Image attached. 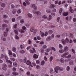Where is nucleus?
<instances>
[{
	"instance_id": "nucleus-1",
	"label": "nucleus",
	"mask_w": 76,
	"mask_h": 76,
	"mask_svg": "<svg viewBox=\"0 0 76 76\" xmlns=\"http://www.w3.org/2000/svg\"><path fill=\"white\" fill-rule=\"evenodd\" d=\"M69 54V52L64 53L61 56V57L63 58H70L71 57V55H69L67 56H66Z\"/></svg>"
},
{
	"instance_id": "nucleus-2",
	"label": "nucleus",
	"mask_w": 76,
	"mask_h": 76,
	"mask_svg": "<svg viewBox=\"0 0 76 76\" xmlns=\"http://www.w3.org/2000/svg\"><path fill=\"white\" fill-rule=\"evenodd\" d=\"M52 16L51 15H49V18H48L45 15H44L42 16L43 18L45 19H48V20H50L52 19Z\"/></svg>"
},
{
	"instance_id": "nucleus-3",
	"label": "nucleus",
	"mask_w": 76,
	"mask_h": 76,
	"mask_svg": "<svg viewBox=\"0 0 76 76\" xmlns=\"http://www.w3.org/2000/svg\"><path fill=\"white\" fill-rule=\"evenodd\" d=\"M6 62H7V63H9L10 64L9 65V67H12V62L6 59Z\"/></svg>"
},
{
	"instance_id": "nucleus-4",
	"label": "nucleus",
	"mask_w": 76,
	"mask_h": 76,
	"mask_svg": "<svg viewBox=\"0 0 76 76\" xmlns=\"http://www.w3.org/2000/svg\"><path fill=\"white\" fill-rule=\"evenodd\" d=\"M9 31V28H6V31H7V32H5L4 34V36L5 37H6L7 35V33H8V31Z\"/></svg>"
},
{
	"instance_id": "nucleus-5",
	"label": "nucleus",
	"mask_w": 76,
	"mask_h": 76,
	"mask_svg": "<svg viewBox=\"0 0 76 76\" xmlns=\"http://www.w3.org/2000/svg\"><path fill=\"white\" fill-rule=\"evenodd\" d=\"M60 70V67L57 66L55 68V70L56 73H57L58 72V70Z\"/></svg>"
},
{
	"instance_id": "nucleus-6",
	"label": "nucleus",
	"mask_w": 76,
	"mask_h": 76,
	"mask_svg": "<svg viewBox=\"0 0 76 76\" xmlns=\"http://www.w3.org/2000/svg\"><path fill=\"white\" fill-rule=\"evenodd\" d=\"M2 69L4 70H7V65L6 64H3Z\"/></svg>"
},
{
	"instance_id": "nucleus-7",
	"label": "nucleus",
	"mask_w": 76,
	"mask_h": 76,
	"mask_svg": "<svg viewBox=\"0 0 76 76\" xmlns=\"http://www.w3.org/2000/svg\"><path fill=\"white\" fill-rule=\"evenodd\" d=\"M31 7H33L34 10H36L37 9V7L35 6V4H32L31 6Z\"/></svg>"
},
{
	"instance_id": "nucleus-8",
	"label": "nucleus",
	"mask_w": 76,
	"mask_h": 76,
	"mask_svg": "<svg viewBox=\"0 0 76 76\" xmlns=\"http://www.w3.org/2000/svg\"><path fill=\"white\" fill-rule=\"evenodd\" d=\"M72 7H70V9H69V11L70 12H71V13H73V12H74V10H73V9L72 8Z\"/></svg>"
},
{
	"instance_id": "nucleus-9",
	"label": "nucleus",
	"mask_w": 76,
	"mask_h": 76,
	"mask_svg": "<svg viewBox=\"0 0 76 76\" xmlns=\"http://www.w3.org/2000/svg\"><path fill=\"white\" fill-rule=\"evenodd\" d=\"M51 39V36H49L46 39V41H50Z\"/></svg>"
},
{
	"instance_id": "nucleus-10",
	"label": "nucleus",
	"mask_w": 76,
	"mask_h": 76,
	"mask_svg": "<svg viewBox=\"0 0 76 76\" xmlns=\"http://www.w3.org/2000/svg\"><path fill=\"white\" fill-rule=\"evenodd\" d=\"M34 14H37V15L38 16H39V15H41V13H40V12L38 11V12H34Z\"/></svg>"
},
{
	"instance_id": "nucleus-11",
	"label": "nucleus",
	"mask_w": 76,
	"mask_h": 76,
	"mask_svg": "<svg viewBox=\"0 0 76 76\" xmlns=\"http://www.w3.org/2000/svg\"><path fill=\"white\" fill-rule=\"evenodd\" d=\"M27 64V65H29V66H30V65H31V62L29 60H28L27 61V62L26 63Z\"/></svg>"
},
{
	"instance_id": "nucleus-12",
	"label": "nucleus",
	"mask_w": 76,
	"mask_h": 76,
	"mask_svg": "<svg viewBox=\"0 0 76 76\" xmlns=\"http://www.w3.org/2000/svg\"><path fill=\"white\" fill-rule=\"evenodd\" d=\"M68 50H69V47L67 46L65 47L64 50L65 52H67L68 51Z\"/></svg>"
},
{
	"instance_id": "nucleus-13",
	"label": "nucleus",
	"mask_w": 76,
	"mask_h": 76,
	"mask_svg": "<svg viewBox=\"0 0 76 76\" xmlns=\"http://www.w3.org/2000/svg\"><path fill=\"white\" fill-rule=\"evenodd\" d=\"M33 57L34 58H38V56L37 55L35 54L33 56Z\"/></svg>"
},
{
	"instance_id": "nucleus-14",
	"label": "nucleus",
	"mask_w": 76,
	"mask_h": 76,
	"mask_svg": "<svg viewBox=\"0 0 76 76\" xmlns=\"http://www.w3.org/2000/svg\"><path fill=\"white\" fill-rule=\"evenodd\" d=\"M68 14L69 13L67 12H64L63 14V15L64 16H67V15H68Z\"/></svg>"
},
{
	"instance_id": "nucleus-15",
	"label": "nucleus",
	"mask_w": 76,
	"mask_h": 76,
	"mask_svg": "<svg viewBox=\"0 0 76 76\" xmlns=\"http://www.w3.org/2000/svg\"><path fill=\"white\" fill-rule=\"evenodd\" d=\"M56 7V5L54 4H52L50 5V7L51 8H54Z\"/></svg>"
},
{
	"instance_id": "nucleus-16",
	"label": "nucleus",
	"mask_w": 76,
	"mask_h": 76,
	"mask_svg": "<svg viewBox=\"0 0 76 76\" xmlns=\"http://www.w3.org/2000/svg\"><path fill=\"white\" fill-rule=\"evenodd\" d=\"M12 74L13 75L12 76H16V75H19L18 73H17L16 72H13Z\"/></svg>"
},
{
	"instance_id": "nucleus-17",
	"label": "nucleus",
	"mask_w": 76,
	"mask_h": 76,
	"mask_svg": "<svg viewBox=\"0 0 76 76\" xmlns=\"http://www.w3.org/2000/svg\"><path fill=\"white\" fill-rule=\"evenodd\" d=\"M61 41L63 45H64L66 44V42H65V40L64 39H62L61 40Z\"/></svg>"
},
{
	"instance_id": "nucleus-18",
	"label": "nucleus",
	"mask_w": 76,
	"mask_h": 76,
	"mask_svg": "<svg viewBox=\"0 0 76 76\" xmlns=\"http://www.w3.org/2000/svg\"><path fill=\"white\" fill-rule=\"evenodd\" d=\"M16 11H17V10L16 9H15L13 10L12 11V13L13 14H16Z\"/></svg>"
},
{
	"instance_id": "nucleus-19",
	"label": "nucleus",
	"mask_w": 76,
	"mask_h": 76,
	"mask_svg": "<svg viewBox=\"0 0 76 76\" xmlns=\"http://www.w3.org/2000/svg\"><path fill=\"white\" fill-rule=\"evenodd\" d=\"M8 54L10 56H12V52L10 50H8Z\"/></svg>"
},
{
	"instance_id": "nucleus-20",
	"label": "nucleus",
	"mask_w": 76,
	"mask_h": 76,
	"mask_svg": "<svg viewBox=\"0 0 76 76\" xmlns=\"http://www.w3.org/2000/svg\"><path fill=\"white\" fill-rule=\"evenodd\" d=\"M50 73H51V74L53 73V68L50 69Z\"/></svg>"
},
{
	"instance_id": "nucleus-21",
	"label": "nucleus",
	"mask_w": 76,
	"mask_h": 76,
	"mask_svg": "<svg viewBox=\"0 0 76 76\" xmlns=\"http://www.w3.org/2000/svg\"><path fill=\"white\" fill-rule=\"evenodd\" d=\"M45 64V61H43L41 62V65H42V66H44Z\"/></svg>"
},
{
	"instance_id": "nucleus-22",
	"label": "nucleus",
	"mask_w": 76,
	"mask_h": 76,
	"mask_svg": "<svg viewBox=\"0 0 76 76\" xmlns=\"http://www.w3.org/2000/svg\"><path fill=\"white\" fill-rule=\"evenodd\" d=\"M1 40H2V41H6V38H5L4 37H1Z\"/></svg>"
},
{
	"instance_id": "nucleus-23",
	"label": "nucleus",
	"mask_w": 76,
	"mask_h": 76,
	"mask_svg": "<svg viewBox=\"0 0 76 76\" xmlns=\"http://www.w3.org/2000/svg\"><path fill=\"white\" fill-rule=\"evenodd\" d=\"M12 51L14 52H16V48H15L13 47L12 48Z\"/></svg>"
},
{
	"instance_id": "nucleus-24",
	"label": "nucleus",
	"mask_w": 76,
	"mask_h": 76,
	"mask_svg": "<svg viewBox=\"0 0 76 76\" xmlns=\"http://www.w3.org/2000/svg\"><path fill=\"white\" fill-rule=\"evenodd\" d=\"M49 34H53V31L51 30H49L48 31Z\"/></svg>"
},
{
	"instance_id": "nucleus-25",
	"label": "nucleus",
	"mask_w": 76,
	"mask_h": 76,
	"mask_svg": "<svg viewBox=\"0 0 76 76\" xmlns=\"http://www.w3.org/2000/svg\"><path fill=\"white\" fill-rule=\"evenodd\" d=\"M59 52L60 53H64V50L62 49L60 50H59Z\"/></svg>"
},
{
	"instance_id": "nucleus-26",
	"label": "nucleus",
	"mask_w": 76,
	"mask_h": 76,
	"mask_svg": "<svg viewBox=\"0 0 76 76\" xmlns=\"http://www.w3.org/2000/svg\"><path fill=\"white\" fill-rule=\"evenodd\" d=\"M60 61L62 63H64V60L63 58H61Z\"/></svg>"
},
{
	"instance_id": "nucleus-27",
	"label": "nucleus",
	"mask_w": 76,
	"mask_h": 76,
	"mask_svg": "<svg viewBox=\"0 0 76 76\" xmlns=\"http://www.w3.org/2000/svg\"><path fill=\"white\" fill-rule=\"evenodd\" d=\"M13 65L15 67H17V66H18V64L16 62H15L13 63Z\"/></svg>"
},
{
	"instance_id": "nucleus-28",
	"label": "nucleus",
	"mask_w": 76,
	"mask_h": 76,
	"mask_svg": "<svg viewBox=\"0 0 76 76\" xmlns=\"http://www.w3.org/2000/svg\"><path fill=\"white\" fill-rule=\"evenodd\" d=\"M25 2L28 5H29V4H30L29 2L27 0H26Z\"/></svg>"
},
{
	"instance_id": "nucleus-29",
	"label": "nucleus",
	"mask_w": 76,
	"mask_h": 76,
	"mask_svg": "<svg viewBox=\"0 0 76 76\" xmlns=\"http://www.w3.org/2000/svg\"><path fill=\"white\" fill-rule=\"evenodd\" d=\"M69 64L70 65H73V61H71L69 62Z\"/></svg>"
},
{
	"instance_id": "nucleus-30",
	"label": "nucleus",
	"mask_w": 76,
	"mask_h": 76,
	"mask_svg": "<svg viewBox=\"0 0 76 76\" xmlns=\"http://www.w3.org/2000/svg\"><path fill=\"white\" fill-rule=\"evenodd\" d=\"M28 17L29 18H32V15L30 13H28Z\"/></svg>"
},
{
	"instance_id": "nucleus-31",
	"label": "nucleus",
	"mask_w": 76,
	"mask_h": 76,
	"mask_svg": "<svg viewBox=\"0 0 76 76\" xmlns=\"http://www.w3.org/2000/svg\"><path fill=\"white\" fill-rule=\"evenodd\" d=\"M19 71L21 72H24V70H23V69L21 68H20L19 69Z\"/></svg>"
},
{
	"instance_id": "nucleus-32",
	"label": "nucleus",
	"mask_w": 76,
	"mask_h": 76,
	"mask_svg": "<svg viewBox=\"0 0 76 76\" xmlns=\"http://www.w3.org/2000/svg\"><path fill=\"white\" fill-rule=\"evenodd\" d=\"M19 31L21 33H24V32H25V31L23 30V29L19 30Z\"/></svg>"
},
{
	"instance_id": "nucleus-33",
	"label": "nucleus",
	"mask_w": 76,
	"mask_h": 76,
	"mask_svg": "<svg viewBox=\"0 0 76 76\" xmlns=\"http://www.w3.org/2000/svg\"><path fill=\"white\" fill-rule=\"evenodd\" d=\"M69 38H66L65 40L66 42V43H68V42H69Z\"/></svg>"
},
{
	"instance_id": "nucleus-34",
	"label": "nucleus",
	"mask_w": 76,
	"mask_h": 76,
	"mask_svg": "<svg viewBox=\"0 0 76 76\" xmlns=\"http://www.w3.org/2000/svg\"><path fill=\"white\" fill-rule=\"evenodd\" d=\"M22 12V10L20 9H19L17 11L18 13L19 14L20 13Z\"/></svg>"
},
{
	"instance_id": "nucleus-35",
	"label": "nucleus",
	"mask_w": 76,
	"mask_h": 76,
	"mask_svg": "<svg viewBox=\"0 0 76 76\" xmlns=\"http://www.w3.org/2000/svg\"><path fill=\"white\" fill-rule=\"evenodd\" d=\"M59 47L60 48L62 49L63 48V45L60 44H59L58 45Z\"/></svg>"
},
{
	"instance_id": "nucleus-36",
	"label": "nucleus",
	"mask_w": 76,
	"mask_h": 76,
	"mask_svg": "<svg viewBox=\"0 0 76 76\" xmlns=\"http://www.w3.org/2000/svg\"><path fill=\"white\" fill-rule=\"evenodd\" d=\"M41 35L42 37H44V34L43 32H41Z\"/></svg>"
},
{
	"instance_id": "nucleus-37",
	"label": "nucleus",
	"mask_w": 76,
	"mask_h": 76,
	"mask_svg": "<svg viewBox=\"0 0 76 76\" xmlns=\"http://www.w3.org/2000/svg\"><path fill=\"white\" fill-rule=\"evenodd\" d=\"M7 17H8V16L5 15H3V18H5V19H6V18H7Z\"/></svg>"
},
{
	"instance_id": "nucleus-38",
	"label": "nucleus",
	"mask_w": 76,
	"mask_h": 76,
	"mask_svg": "<svg viewBox=\"0 0 76 76\" xmlns=\"http://www.w3.org/2000/svg\"><path fill=\"white\" fill-rule=\"evenodd\" d=\"M8 72L9 74L8 73H7V75H10V69H8Z\"/></svg>"
},
{
	"instance_id": "nucleus-39",
	"label": "nucleus",
	"mask_w": 76,
	"mask_h": 76,
	"mask_svg": "<svg viewBox=\"0 0 76 76\" xmlns=\"http://www.w3.org/2000/svg\"><path fill=\"white\" fill-rule=\"evenodd\" d=\"M10 59L12 61H15V58H11Z\"/></svg>"
},
{
	"instance_id": "nucleus-40",
	"label": "nucleus",
	"mask_w": 76,
	"mask_h": 76,
	"mask_svg": "<svg viewBox=\"0 0 76 76\" xmlns=\"http://www.w3.org/2000/svg\"><path fill=\"white\" fill-rule=\"evenodd\" d=\"M36 68L37 69H40V66L38 65H37L36 66Z\"/></svg>"
},
{
	"instance_id": "nucleus-41",
	"label": "nucleus",
	"mask_w": 76,
	"mask_h": 76,
	"mask_svg": "<svg viewBox=\"0 0 76 76\" xmlns=\"http://www.w3.org/2000/svg\"><path fill=\"white\" fill-rule=\"evenodd\" d=\"M20 53H21L22 54H23L25 53V50H21L20 51Z\"/></svg>"
},
{
	"instance_id": "nucleus-42",
	"label": "nucleus",
	"mask_w": 76,
	"mask_h": 76,
	"mask_svg": "<svg viewBox=\"0 0 76 76\" xmlns=\"http://www.w3.org/2000/svg\"><path fill=\"white\" fill-rule=\"evenodd\" d=\"M53 59V56H51L50 57V61H51Z\"/></svg>"
},
{
	"instance_id": "nucleus-43",
	"label": "nucleus",
	"mask_w": 76,
	"mask_h": 76,
	"mask_svg": "<svg viewBox=\"0 0 76 76\" xmlns=\"http://www.w3.org/2000/svg\"><path fill=\"white\" fill-rule=\"evenodd\" d=\"M62 12H63V9L62 8H61L59 10L60 13H61Z\"/></svg>"
},
{
	"instance_id": "nucleus-44",
	"label": "nucleus",
	"mask_w": 76,
	"mask_h": 76,
	"mask_svg": "<svg viewBox=\"0 0 76 76\" xmlns=\"http://www.w3.org/2000/svg\"><path fill=\"white\" fill-rule=\"evenodd\" d=\"M60 18L59 17H58L57 19V22H60Z\"/></svg>"
},
{
	"instance_id": "nucleus-45",
	"label": "nucleus",
	"mask_w": 76,
	"mask_h": 76,
	"mask_svg": "<svg viewBox=\"0 0 76 76\" xmlns=\"http://www.w3.org/2000/svg\"><path fill=\"white\" fill-rule=\"evenodd\" d=\"M66 70L69 71L70 70V66H67L66 67Z\"/></svg>"
},
{
	"instance_id": "nucleus-46",
	"label": "nucleus",
	"mask_w": 76,
	"mask_h": 76,
	"mask_svg": "<svg viewBox=\"0 0 76 76\" xmlns=\"http://www.w3.org/2000/svg\"><path fill=\"white\" fill-rule=\"evenodd\" d=\"M46 12L48 13H50L51 12V10H46Z\"/></svg>"
},
{
	"instance_id": "nucleus-47",
	"label": "nucleus",
	"mask_w": 76,
	"mask_h": 76,
	"mask_svg": "<svg viewBox=\"0 0 76 76\" xmlns=\"http://www.w3.org/2000/svg\"><path fill=\"white\" fill-rule=\"evenodd\" d=\"M72 52H73L74 54H75V53H76V52H75V49H72Z\"/></svg>"
},
{
	"instance_id": "nucleus-48",
	"label": "nucleus",
	"mask_w": 76,
	"mask_h": 76,
	"mask_svg": "<svg viewBox=\"0 0 76 76\" xmlns=\"http://www.w3.org/2000/svg\"><path fill=\"white\" fill-rule=\"evenodd\" d=\"M14 32L16 35H18V31L17 30H14Z\"/></svg>"
},
{
	"instance_id": "nucleus-49",
	"label": "nucleus",
	"mask_w": 76,
	"mask_h": 76,
	"mask_svg": "<svg viewBox=\"0 0 76 76\" xmlns=\"http://www.w3.org/2000/svg\"><path fill=\"white\" fill-rule=\"evenodd\" d=\"M17 26H18V25H17V24H15L14 25V28L15 29H16V28H17Z\"/></svg>"
},
{
	"instance_id": "nucleus-50",
	"label": "nucleus",
	"mask_w": 76,
	"mask_h": 76,
	"mask_svg": "<svg viewBox=\"0 0 76 76\" xmlns=\"http://www.w3.org/2000/svg\"><path fill=\"white\" fill-rule=\"evenodd\" d=\"M12 70L13 72H16V68L15 67L13 68H12Z\"/></svg>"
},
{
	"instance_id": "nucleus-51",
	"label": "nucleus",
	"mask_w": 76,
	"mask_h": 76,
	"mask_svg": "<svg viewBox=\"0 0 76 76\" xmlns=\"http://www.w3.org/2000/svg\"><path fill=\"white\" fill-rule=\"evenodd\" d=\"M23 62L25 63H26V58L25 57L24 58V60H23Z\"/></svg>"
},
{
	"instance_id": "nucleus-52",
	"label": "nucleus",
	"mask_w": 76,
	"mask_h": 76,
	"mask_svg": "<svg viewBox=\"0 0 76 76\" xmlns=\"http://www.w3.org/2000/svg\"><path fill=\"white\" fill-rule=\"evenodd\" d=\"M22 29H23V30H26V26H23L22 28Z\"/></svg>"
},
{
	"instance_id": "nucleus-53",
	"label": "nucleus",
	"mask_w": 76,
	"mask_h": 76,
	"mask_svg": "<svg viewBox=\"0 0 76 76\" xmlns=\"http://www.w3.org/2000/svg\"><path fill=\"white\" fill-rule=\"evenodd\" d=\"M2 7H5L6 5L4 3H2L1 5Z\"/></svg>"
},
{
	"instance_id": "nucleus-54",
	"label": "nucleus",
	"mask_w": 76,
	"mask_h": 76,
	"mask_svg": "<svg viewBox=\"0 0 76 76\" xmlns=\"http://www.w3.org/2000/svg\"><path fill=\"white\" fill-rule=\"evenodd\" d=\"M20 22L21 23H24V20L22 19L20 21Z\"/></svg>"
},
{
	"instance_id": "nucleus-55",
	"label": "nucleus",
	"mask_w": 76,
	"mask_h": 76,
	"mask_svg": "<svg viewBox=\"0 0 76 76\" xmlns=\"http://www.w3.org/2000/svg\"><path fill=\"white\" fill-rule=\"evenodd\" d=\"M28 44H31L32 43V41H31V40L29 39L28 41Z\"/></svg>"
},
{
	"instance_id": "nucleus-56",
	"label": "nucleus",
	"mask_w": 76,
	"mask_h": 76,
	"mask_svg": "<svg viewBox=\"0 0 76 76\" xmlns=\"http://www.w3.org/2000/svg\"><path fill=\"white\" fill-rule=\"evenodd\" d=\"M52 12H56V9L55 8L53 9L52 10Z\"/></svg>"
},
{
	"instance_id": "nucleus-57",
	"label": "nucleus",
	"mask_w": 76,
	"mask_h": 76,
	"mask_svg": "<svg viewBox=\"0 0 76 76\" xmlns=\"http://www.w3.org/2000/svg\"><path fill=\"white\" fill-rule=\"evenodd\" d=\"M4 57L5 59H8V57H7V55H4Z\"/></svg>"
},
{
	"instance_id": "nucleus-58",
	"label": "nucleus",
	"mask_w": 76,
	"mask_h": 76,
	"mask_svg": "<svg viewBox=\"0 0 76 76\" xmlns=\"http://www.w3.org/2000/svg\"><path fill=\"white\" fill-rule=\"evenodd\" d=\"M36 62L37 64H39V63H40V62L39 60H37Z\"/></svg>"
},
{
	"instance_id": "nucleus-59",
	"label": "nucleus",
	"mask_w": 76,
	"mask_h": 76,
	"mask_svg": "<svg viewBox=\"0 0 76 76\" xmlns=\"http://www.w3.org/2000/svg\"><path fill=\"white\" fill-rule=\"evenodd\" d=\"M43 48L44 49H45V48H47V46L45 45H44L43 46Z\"/></svg>"
},
{
	"instance_id": "nucleus-60",
	"label": "nucleus",
	"mask_w": 76,
	"mask_h": 76,
	"mask_svg": "<svg viewBox=\"0 0 76 76\" xmlns=\"http://www.w3.org/2000/svg\"><path fill=\"white\" fill-rule=\"evenodd\" d=\"M20 48L21 49H23L24 48L23 45H21L20 46Z\"/></svg>"
},
{
	"instance_id": "nucleus-61",
	"label": "nucleus",
	"mask_w": 76,
	"mask_h": 76,
	"mask_svg": "<svg viewBox=\"0 0 76 76\" xmlns=\"http://www.w3.org/2000/svg\"><path fill=\"white\" fill-rule=\"evenodd\" d=\"M12 22H15V21H16V20L15 18H13L12 19Z\"/></svg>"
},
{
	"instance_id": "nucleus-62",
	"label": "nucleus",
	"mask_w": 76,
	"mask_h": 76,
	"mask_svg": "<svg viewBox=\"0 0 76 76\" xmlns=\"http://www.w3.org/2000/svg\"><path fill=\"white\" fill-rule=\"evenodd\" d=\"M15 38L17 39H19V37L17 35L15 36Z\"/></svg>"
},
{
	"instance_id": "nucleus-63",
	"label": "nucleus",
	"mask_w": 76,
	"mask_h": 76,
	"mask_svg": "<svg viewBox=\"0 0 76 76\" xmlns=\"http://www.w3.org/2000/svg\"><path fill=\"white\" fill-rule=\"evenodd\" d=\"M2 26L3 27H7V25H6V24H4L2 25Z\"/></svg>"
},
{
	"instance_id": "nucleus-64",
	"label": "nucleus",
	"mask_w": 76,
	"mask_h": 76,
	"mask_svg": "<svg viewBox=\"0 0 76 76\" xmlns=\"http://www.w3.org/2000/svg\"><path fill=\"white\" fill-rule=\"evenodd\" d=\"M48 35V32L46 31L45 33V36H47Z\"/></svg>"
}]
</instances>
